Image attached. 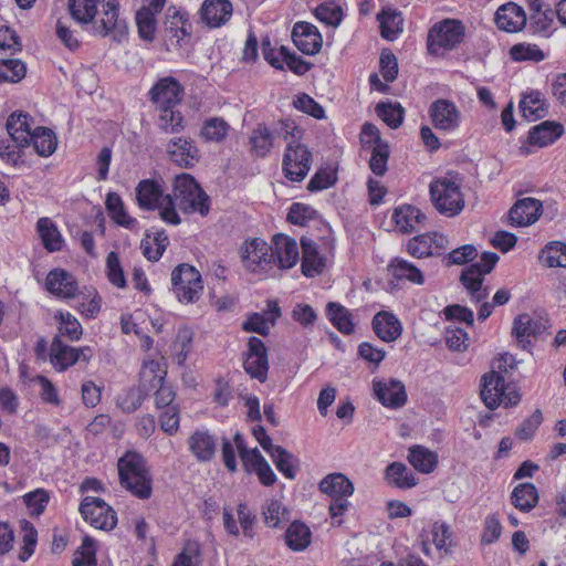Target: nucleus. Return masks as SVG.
Masks as SVG:
<instances>
[{"instance_id": "f257e3e1", "label": "nucleus", "mask_w": 566, "mask_h": 566, "mask_svg": "<svg viewBox=\"0 0 566 566\" xmlns=\"http://www.w3.org/2000/svg\"><path fill=\"white\" fill-rule=\"evenodd\" d=\"M165 206L159 212L160 218L169 223L177 226L180 223V217L176 209L184 213H196L207 216L210 209V198L189 174H181L175 177L172 195L164 198Z\"/></svg>"}, {"instance_id": "f03ea898", "label": "nucleus", "mask_w": 566, "mask_h": 566, "mask_svg": "<svg viewBox=\"0 0 566 566\" xmlns=\"http://www.w3.org/2000/svg\"><path fill=\"white\" fill-rule=\"evenodd\" d=\"M120 485L134 496L147 500L153 493V478L145 458L135 451H127L118 463Z\"/></svg>"}, {"instance_id": "7ed1b4c3", "label": "nucleus", "mask_w": 566, "mask_h": 566, "mask_svg": "<svg viewBox=\"0 0 566 566\" xmlns=\"http://www.w3.org/2000/svg\"><path fill=\"white\" fill-rule=\"evenodd\" d=\"M480 396L490 410H494L501 405L505 408L514 407L521 401L518 391L511 388L504 377L494 370L482 376Z\"/></svg>"}, {"instance_id": "20e7f679", "label": "nucleus", "mask_w": 566, "mask_h": 566, "mask_svg": "<svg viewBox=\"0 0 566 566\" xmlns=\"http://www.w3.org/2000/svg\"><path fill=\"white\" fill-rule=\"evenodd\" d=\"M172 290L181 303L197 302L203 291L200 272L192 265L182 263L171 272Z\"/></svg>"}, {"instance_id": "39448f33", "label": "nucleus", "mask_w": 566, "mask_h": 566, "mask_svg": "<svg viewBox=\"0 0 566 566\" xmlns=\"http://www.w3.org/2000/svg\"><path fill=\"white\" fill-rule=\"evenodd\" d=\"M430 197L434 208L448 217L459 214L464 207L460 187L447 178L437 179L430 184Z\"/></svg>"}, {"instance_id": "423d86ee", "label": "nucleus", "mask_w": 566, "mask_h": 566, "mask_svg": "<svg viewBox=\"0 0 566 566\" xmlns=\"http://www.w3.org/2000/svg\"><path fill=\"white\" fill-rule=\"evenodd\" d=\"M166 370L160 366L157 360L146 361L140 370L142 387L145 389L146 395L149 390L156 389L155 402L157 408L172 407L176 394L171 386L165 384Z\"/></svg>"}, {"instance_id": "0eeeda50", "label": "nucleus", "mask_w": 566, "mask_h": 566, "mask_svg": "<svg viewBox=\"0 0 566 566\" xmlns=\"http://www.w3.org/2000/svg\"><path fill=\"white\" fill-rule=\"evenodd\" d=\"M313 156L306 145L289 142L283 155L282 167L285 177L294 182L302 181L308 174Z\"/></svg>"}, {"instance_id": "6e6552de", "label": "nucleus", "mask_w": 566, "mask_h": 566, "mask_svg": "<svg viewBox=\"0 0 566 566\" xmlns=\"http://www.w3.org/2000/svg\"><path fill=\"white\" fill-rule=\"evenodd\" d=\"M464 27L460 21L447 19L434 24L428 34V50L437 54L441 49L452 50L462 42Z\"/></svg>"}, {"instance_id": "1a4fd4ad", "label": "nucleus", "mask_w": 566, "mask_h": 566, "mask_svg": "<svg viewBox=\"0 0 566 566\" xmlns=\"http://www.w3.org/2000/svg\"><path fill=\"white\" fill-rule=\"evenodd\" d=\"M102 17L93 20V30L97 35H111L114 41L120 42L127 34V24L125 20L119 19L118 0H103Z\"/></svg>"}, {"instance_id": "9d476101", "label": "nucleus", "mask_w": 566, "mask_h": 566, "mask_svg": "<svg viewBox=\"0 0 566 566\" xmlns=\"http://www.w3.org/2000/svg\"><path fill=\"white\" fill-rule=\"evenodd\" d=\"M80 513L97 530L111 531L117 524L116 512L101 497H84L80 504Z\"/></svg>"}, {"instance_id": "9b49d317", "label": "nucleus", "mask_w": 566, "mask_h": 566, "mask_svg": "<svg viewBox=\"0 0 566 566\" xmlns=\"http://www.w3.org/2000/svg\"><path fill=\"white\" fill-rule=\"evenodd\" d=\"M50 363L57 371H64L77 361L88 363L93 357L91 347H71L62 342L60 335H55L50 347Z\"/></svg>"}, {"instance_id": "f8f14e48", "label": "nucleus", "mask_w": 566, "mask_h": 566, "mask_svg": "<svg viewBox=\"0 0 566 566\" xmlns=\"http://www.w3.org/2000/svg\"><path fill=\"white\" fill-rule=\"evenodd\" d=\"M242 260L247 269L253 273H266L275 264L270 247L259 238L244 243Z\"/></svg>"}, {"instance_id": "ddd939ff", "label": "nucleus", "mask_w": 566, "mask_h": 566, "mask_svg": "<svg viewBox=\"0 0 566 566\" xmlns=\"http://www.w3.org/2000/svg\"><path fill=\"white\" fill-rule=\"evenodd\" d=\"M243 368L248 375L260 382L268 379V349L264 342L256 336H251L248 339V353L245 354Z\"/></svg>"}, {"instance_id": "4468645a", "label": "nucleus", "mask_w": 566, "mask_h": 566, "mask_svg": "<svg viewBox=\"0 0 566 566\" xmlns=\"http://www.w3.org/2000/svg\"><path fill=\"white\" fill-rule=\"evenodd\" d=\"M184 87L179 81L172 76L159 78L149 90V98L156 105V109L161 107L178 106L184 96Z\"/></svg>"}, {"instance_id": "2eb2a0df", "label": "nucleus", "mask_w": 566, "mask_h": 566, "mask_svg": "<svg viewBox=\"0 0 566 566\" xmlns=\"http://www.w3.org/2000/svg\"><path fill=\"white\" fill-rule=\"evenodd\" d=\"M428 113L436 129L449 133L460 126L461 112L450 99H436L431 103Z\"/></svg>"}, {"instance_id": "dca6fc26", "label": "nucleus", "mask_w": 566, "mask_h": 566, "mask_svg": "<svg viewBox=\"0 0 566 566\" xmlns=\"http://www.w3.org/2000/svg\"><path fill=\"white\" fill-rule=\"evenodd\" d=\"M373 389L378 401L388 408L399 409L407 402L405 385L395 378L387 381L374 380Z\"/></svg>"}, {"instance_id": "f3484780", "label": "nucleus", "mask_w": 566, "mask_h": 566, "mask_svg": "<svg viewBox=\"0 0 566 566\" xmlns=\"http://www.w3.org/2000/svg\"><path fill=\"white\" fill-rule=\"evenodd\" d=\"M169 158L179 167L192 168L200 159V153L190 138L175 137L166 146Z\"/></svg>"}, {"instance_id": "a211bd4d", "label": "nucleus", "mask_w": 566, "mask_h": 566, "mask_svg": "<svg viewBox=\"0 0 566 566\" xmlns=\"http://www.w3.org/2000/svg\"><path fill=\"white\" fill-rule=\"evenodd\" d=\"M292 40L295 46L306 55H315L321 51L323 44L318 29L305 21H298L294 24Z\"/></svg>"}, {"instance_id": "6ab92c4d", "label": "nucleus", "mask_w": 566, "mask_h": 566, "mask_svg": "<svg viewBox=\"0 0 566 566\" xmlns=\"http://www.w3.org/2000/svg\"><path fill=\"white\" fill-rule=\"evenodd\" d=\"M275 264L280 269H292L300 260L298 247L294 239L283 233H277L270 245Z\"/></svg>"}, {"instance_id": "aec40b11", "label": "nucleus", "mask_w": 566, "mask_h": 566, "mask_svg": "<svg viewBox=\"0 0 566 566\" xmlns=\"http://www.w3.org/2000/svg\"><path fill=\"white\" fill-rule=\"evenodd\" d=\"M45 287L52 295L63 300L74 298L78 291L74 275L63 269H53L49 272Z\"/></svg>"}, {"instance_id": "412c9836", "label": "nucleus", "mask_w": 566, "mask_h": 566, "mask_svg": "<svg viewBox=\"0 0 566 566\" xmlns=\"http://www.w3.org/2000/svg\"><path fill=\"white\" fill-rule=\"evenodd\" d=\"M494 22L500 30L516 33L526 25L527 17L521 6L507 2L499 7L494 14Z\"/></svg>"}, {"instance_id": "4be33fe9", "label": "nucleus", "mask_w": 566, "mask_h": 566, "mask_svg": "<svg viewBox=\"0 0 566 566\" xmlns=\"http://www.w3.org/2000/svg\"><path fill=\"white\" fill-rule=\"evenodd\" d=\"M542 202L535 198L518 199L509 211L511 223L526 227L535 223L542 214Z\"/></svg>"}, {"instance_id": "5701e85b", "label": "nucleus", "mask_w": 566, "mask_h": 566, "mask_svg": "<svg viewBox=\"0 0 566 566\" xmlns=\"http://www.w3.org/2000/svg\"><path fill=\"white\" fill-rule=\"evenodd\" d=\"M188 449L198 462H210L217 450V439L208 430H196L187 440Z\"/></svg>"}, {"instance_id": "b1692460", "label": "nucleus", "mask_w": 566, "mask_h": 566, "mask_svg": "<svg viewBox=\"0 0 566 566\" xmlns=\"http://www.w3.org/2000/svg\"><path fill=\"white\" fill-rule=\"evenodd\" d=\"M136 198L138 206L144 210H155L165 206L164 190L160 184L153 179H145L138 182L136 187Z\"/></svg>"}, {"instance_id": "393cba45", "label": "nucleus", "mask_w": 566, "mask_h": 566, "mask_svg": "<svg viewBox=\"0 0 566 566\" xmlns=\"http://www.w3.org/2000/svg\"><path fill=\"white\" fill-rule=\"evenodd\" d=\"M302 264L301 270L304 276L314 277L319 275L326 265V259L319 254L317 244L310 238L301 239Z\"/></svg>"}, {"instance_id": "a878e982", "label": "nucleus", "mask_w": 566, "mask_h": 566, "mask_svg": "<svg viewBox=\"0 0 566 566\" xmlns=\"http://www.w3.org/2000/svg\"><path fill=\"white\" fill-rule=\"evenodd\" d=\"M165 32L178 41L184 36H189L192 32V25L189 21V14L186 10L170 6L167 8L165 21Z\"/></svg>"}, {"instance_id": "bb28decb", "label": "nucleus", "mask_w": 566, "mask_h": 566, "mask_svg": "<svg viewBox=\"0 0 566 566\" xmlns=\"http://www.w3.org/2000/svg\"><path fill=\"white\" fill-rule=\"evenodd\" d=\"M375 334L384 342H394L402 333V325L398 317L386 311L378 312L371 321Z\"/></svg>"}, {"instance_id": "cd10ccee", "label": "nucleus", "mask_w": 566, "mask_h": 566, "mask_svg": "<svg viewBox=\"0 0 566 566\" xmlns=\"http://www.w3.org/2000/svg\"><path fill=\"white\" fill-rule=\"evenodd\" d=\"M30 115L22 112L13 113L7 119L6 129L11 142H13L18 148L30 145L29 137L33 132L30 127Z\"/></svg>"}, {"instance_id": "c85d7f7f", "label": "nucleus", "mask_w": 566, "mask_h": 566, "mask_svg": "<svg viewBox=\"0 0 566 566\" xmlns=\"http://www.w3.org/2000/svg\"><path fill=\"white\" fill-rule=\"evenodd\" d=\"M231 14L232 3L229 0H206L201 6V18L211 28L224 24Z\"/></svg>"}, {"instance_id": "c756f323", "label": "nucleus", "mask_w": 566, "mask_h": 566, "mask_svg": "<svg viewBox=\"0 0 566 566\" xmlns=\"http://www.w3.org/2000/svg\"><path fill=\"white\" fill-rule=\"evenodd\" d=\"M563 134L564 127L560 123L545 120L530 129L527 142L530 145L546 147Z\"/></svg>"}, {"instance_id": "7c9ffc66", "label": "nucleus", "mask_w": 566, "mask_h": 566, "mask_svg": "<svg viewBox=\"0 0 566 566\" xmlns=\"http://www.w3.org/2000/svg\"><path fill=\"white\" fill-rule=\"evenodd\" d=\"M36 232L46 251L57 252L62 250L64 239L56 223L51 218H40L36 221Z\"/></svg>"}, {"instance_id": "2f4dec72", "label": "nucleus", "mask_w": 566, "mask_h": 566, "mask_svg": "<svg viewBox=\"0 0 566 566\" xmlns=\"http://www.w3.org/2000/svg\"><path fill=\"white\" fill-rule=\"evenodd\" d=\"M542 324L531 317L530 314H520L513 321L512 336L522 348L531 344L530 338L541 333Z\"/></svg>"}, {"instance_id": "473e14b6", "label": "nucleus", "mask_w": 566, "mask_h": 566, "mask_svg": "<svg viewBox=\"0 0 566 566\" xmlns=\"http://www.w3.org/2000/svg\"><path fill=\"white\" fill-rule=\"evenodd\" d=\"M388 272L397 281H408L417 285H422L424 283V276L421 270L413 263L401 258H394L390 260L388 264Z\"/></svg>"}, {"instance_id": "72a5a7b5", "label": "nucleus", "mask_w": 566, "mask_h": 566, "mask_svg": "<svg viewBox=\"0 0 566 566\" xmlns=\"http://www.w3.org/2000/svg\"><path fill=\"white\" fill-rule=\"evenodd\" d=\"M322 493L331 497L350 496L354 493V484L343 473H331L318 484Z\"/></svg>"}, {"instance_id": "f704fd0d", "label": "nucleus", "mask_w": 566, "mask_h": 566, "mask_svg": "<svg viewBox=\"0 0 566 566\" xmlns=\"http://www.w3.org/2000/svg\"><path fill=\"white\" fill-rule=\"evenodd\" d=\"M426 214L415 206L405 205L394 210L392 220L395 221L399 231L410 233L415 231L416 223H422L426 220Z\"/></svg>"}, {"instance_id": "c9c22d12", "label": "nucleus", "mask_w": 566, "mask_h": 566, "mask_svg": "<svg viewBox=\"0 0 566 566\" xmlns=\"http://www.w3.org/2000/svg\"><path fill=\"white\" fill-rule=\"evenodd\" d=\"M274 133L263 123L256 125L250 135L251 154L255 157H266L274 142Z\"/></svg>"}, {"instance_id": "e433bc0d", "label": "nucleus", "mask_w": 566, "mask_h": 566, "mask_svg": "<svg viewBox=\"0 0 566 566\" xmlns=\"http://www.w3.org/2000/svg\"><path fill=\"white\" fill-rule=\"evenodd\" d=\"M385 480L398 489H411L417 485L415 474L402 462H392L385 470Z\"/></svg>"}, {"instance_id": "4c0bfd02", "label": "nucleus", "mask_w": 566, "mask_h": 566, "mask_svg": "<svg viewBox=\"0 0 566 566\" xmlns=\"http://www.w3.org/2000/svg\"><path fill=\"white\" fill-rule=\"evenodd\" d=\"M326 315L329 322L342 334L350 335L355 331L352 313L342 304L329 302L326 305Z\"/></svg>"}, {"instance_id": "58836bf2", "label": "nucleus", "mask_w": 566, "mask_h": 566, "mask_svg": "<svg viewBox=\"0 0 566 566\" xmlns=\"http://www.w3.org/2000/svg\"><path fill=\"white\" fill-rule=\"evenodd\" d=\"M105 206L109 217L117 224L130 230L136 227L137 220L126 212L124 202L118 193L108 192L106 196Z\"/></svg>"}, {"instance_id": "ea45409f", "label": "nucleus", "mask_w": 566, "mask_h": 566, "mask_svg": "<svg viewBox=\"0 0 566 566\" xmlns=\"http://www.w3.org/2000/svg\"><path fill=\"white\" fill-rule=\"evenodd\" d=\"M512 504L522 512H530L538 502V492L533 483L516 485L511 494Z\"/></svg>"}, {"instance_id": "a19ab883", "label": "nucleus", "mask_w": 566, "mask_h": 566, "mask_svg": "<svg viewBox=\"0 0 566 566\" xmlns=\"http://www.w3.org/2000/svg\"><path fill=\"white\" fill-rule=\"evenodd\" d=\"M408 461L421 473H431L438 465L437 453L422 446H412L409 449Z\"/></svg>"}, {"instance_id": "79ce46f5", "label": "nucleus", "mask_w": 566, "mask_h": 566, "mask_svg": "<svg viewBox=\"0 0 566 566\" xmlns=\"http://www.w3.org/2000/svg\"><path fill=\"white\" fill-rule=\"evenodd\" d=\"M29 138L39 156H51L56 149V136L54 132L48 127H36Z\"/></svg>"}, {"instance_id": "37998d69", "label": "nucleus", "mask_w": 566, "mask_h": 566, "mask_svg": "<svg viewBox=\"0 0 566 566\" xmlns=\"http://www.w3.org/2000/svg\"><path fill=\"white\" fill-rule=\"evenodd\" d=\"M158 111L157 127L165 134H179L186 125L185 118L176 107H161Z\"/></svg>"}, {"instance_id": "c03bdc74", "label": "nucleus", "mask_w": 566, "mask_h": 566, "mask_svg": "<svg viewBox=\"0 0 566 566\" xmlns=\"http://www.w3.org/2000/svg\"><path fill=\"white\" fill-rule=\"evenodd\" d=\"M312 533L302 522H293L285 532V543L292 551L301 552L311 544Z\"/></svg>"}, {"instance_id": "a18cd8bd", "label": "nucleus", "mask_w": 566, "mask_h": 566, "mask_svg": "<svg viewBox=\"0 0 566 566\" xmlns=\"http://www.w3.org/2000/svg\"><path fill=\"white\" fill-rule=\"evenodd\" d=\"M541 261L548 268H566V243L552 241L539 254Z\"/></svg>"}, {"instance_id": "49530a36", "label": "nucleus", "mask_w": 566, "mask_h": 566, "mask_svg": "<svg viewBox=\"0 0 566 566\" xmlns=\"http://www.w3.org/2000/svg\"><path fill=\"white\" fill-rule=\"evenodd\" d=\"M71 17L81 24L91 23L96 13V0H69Z\"/></svg>"}, {"instance_id": "de8ad7c7", "label": "nucleus", "mask_w": 566, "mask_h": 566, "mask_svg": "<svg viewBox=\"0 0 566 566\" xmlns=\"http://www.w3.org/2000/svg\"><path fill=\"white\" fill-rule=\"evenodd\" d=\"M230 125L221 117H210L203 122L200 135L207 142H222L229 133Z\"/></svg>"}, {"instance_id": "09e8293b", "label": "nucleus", "mask_w": 566, "mask_h": 566, "mask_svg": "<svg viewBox=\"0 0 566 566\" xmlns=\"http://www.w3.org/2000/svg\"><path fill=\"white\" fill-rule=\"evenodd\" d=\"M27 74L25 63L19 59H0V83H18Z\"/></svg>"}, {"instance_id": "8fccbe9b", "label": "nucleus", "mask_w": 566, "mask_h": 566, "mask_svg": "<svg viewBox=\"0 0 566 566\" xmlns=\"http://www.w3.org/2000/svg\"><path fill=\"white\" fill-rule=\"evenodd\" d=\"M272 460L276 469L290 480L296 478L298 470V459L284 448L276 449V453H272Z\"/></svg>"}, {"instance_id": "3c124183", "label": "nucleus", "mask_w": 566, "mask_h": 566, "mask_svg": "<svg viewBox=\"0 0 566 566\" xmlns=\"http://www.w3.org/2000/svg\"><path fill=\"white\" fill-rule=\"evenodd\" d=\"M192 340L193 332L187 326L179 327L172 345L175 359L179 366H182L186 363L192 348Z\"/></svg>"}, {"instance_id": "603ef678", "label": "nucleus", "mask_w": 566, "mask_h": 566, "mask_svg": "<svg viewBox=\"0 0 566 566\" xmlns=\"http://www.w3.org/2000/svg\"><path fill=\"white\" fill-rule=\"evenodd\" d=\"M520 108L524 117L530 120H536L544 117L547 113L545 102L539 92H533L520 102Z\"/></svg>"}, {"instance_id": "864d4df0", "label": "nucleus", "mask_w": 566, "mask_h": 566, "mask_svg": "<svg viewBox=\"0 0 566 566\" xmlns=\"http://www.w3.org/2000/svg\"><path fill=\"white\" fill-rule=\"evenodd\" d=\"M377 115L392 129H397L403 122L405 109L399 103H378Z\"/></svg>"}, {"instance_id": "5fc2aeb1", "label": "nucleus", "mask_w": 566, "mask_h": 566, "mask_svg": "<svg viewBox=\"0 0 566 566\" xmlns=\"http://www.w3.org/2000/svg\"><path fill=\"white\" fill-rule=\"evenodd\" d=\"M156 12H153L151 9L140 8L136 12V24L138 29L139 36L148 42H151L155 38L156 31Z\"/></svg>"}, {"instance_id": "6e6d98bb", "label": "nucleus", "mask_w": 566, "mask_h": 566, "mask_svg": "<svg viewBox=\"0 0 566 566\" xmlns=\"http://www.w3.org/2000/svg\"><path fill=\"white\" fill-rule=\"evenodd\" d=\"M472 274H474V271H462L460 281L468 290L471 300L480 303L489 296V289L483 287L484 277H474Z\"/></svg>"}, {"instance_id": "4d7b16f0", "label": "nucleus", "mask_w": 566, "mask_h": 566, "mask_svg": "<svg viewBox=\"0 0 566 566\" xmlns=\"http://www.w3.org/2000/svg\"><path fill=\"white\" fill-rule=\"evenodd\" d=\"M399 18V13L390 8L384 9L377 14V20L380 23V35L389 41L397 38L401 29L398 27L396 21Z\"/></svg>"}, {"instance_id": "13d9d810", "label": "nucleus", "mask_w": 566, "mask_h": 566, "mask_svg": "<svg viewBox=\"0 0 566 566\" xmlns=\"http://www.w3.org/2000/svg\"><path fill=\"white\" fill-rule=\"evenodd\" d=\"M21 531H22V547L20 549L18 558L21 562H27L34 553L36 543H38V532L34 527V525L23 520L21 524Z\"/></svg>"}, {"instance_id": "bf43d9fd", "label": "nucleus", "mask_w": 566, "mask_h": 566, "mask_svg": "<svg viewBox=\"0 0 566 566\" xmlns=\"http://www.w3.org/2000/svg\"><path fill=\"white\" fill-rule=\"evenodd\" d=\"M153 241L154 244L156 245L155 250L153 249L150 241H148L147 239L142 240L140 248L143 250L144 256L147 260L156 262L161 258L163 253L165 252L169 243V240L166 232L161 230L159 232H156Z\"/></svg>"}, {"instance_id": "052dcab7", "label": "nucleus", "mask_w": 566, "mask_h": 566, "mask_svg": "<svg viewBox=\"0 0 566 566\" xmlns=\"http://www.w3.org/2000/svg\"><path fill=\"white\" fill-rule=\"evenodd\" d=\"M317 214V211L313 207L294 202L289 209L286 220L292 224L304 227L310 220H314Z\"/></svg>"}, {"instance_id": "680f3d73", "label": "nucleus", "mask_w": 566, "mask_h": 566, "mask_svg": "<svg viewBox=\"0 0 566 566\" xmlns=\"http://www.w3.org/2000/svg\"><path fill=\"white\" fill-rule=\"evenodd\" d=\"M56 318L60 321L57 334L60 338L62 336L67 337L70 340H78L81 338L83 329L75 316L70 313L64 314L60 312Z\"/></svg>"}, {"instance_id": "e2e57ef3", "label": "nucleus", "mask_w": 566, "mask_h": 566, "mask_svg": "<svg viewBox=\"0 0 566 566\" xmlns=\"http://www.w3.org/2000/svg\"><path fill=\"white\" fill-rule=\"evenodd\" d=\"M407 251L415 258H427L434 255L430 233L418 234L407 243Z\"/></svg>"}, {"instance_id": "0e129e2a", "label": "nucleus", "mask_w": 566, "mask_h": 566, "mask_svg": "<svg viewBox=\"0 0 566 566\" xmlns=\"http://www.w3.org/2000/svg\"><path fill=\"white\" fill-rule=\"evenodd\" d=\"M389 155L390 150L388 144L373 146L369 168L376 176H384L386 174Z\"/></svg>"}, {"instance_id": "69168bd1", "label": "nucleus", "mask_w": 566, "mask_h": 566, "mask_svg": "<svg viewBox=\"0 0 566 566\" xmlns=\"http://www.w3.org/2000/svg\"><path fill=\"white\" fill-rule=\"evenodd\" d=\"M293 106L302 113L308 114L316 119L325 117V111L312 96L306 93H300L293 99Z\"/></svg>"}, {"instance_id": "338daca9", "label": "nucleus", "mask_w": 566, "mask_h": 566, "mask_svg": "<svg viewBox=\"0 0 566 566\" xmlns=\"http://www.w3.org/2000/svg\"><path fill=\"white\" fill-rule=\"evenodd\" d=\"M510 55L514 61L539 62L545 59L543 51L536 44L517 43L511 48Z\"/></svg>"}, {"instance_id": "774afa93", "label": "nucleus", "mask_w": 566, "mask_h": 566, "mask_svg": "<svg viewBox=\"0 0 566 566\" xmlns=\"http://www.w3.org/2000/svg\"><path fill=\"white\" fill-rule=\"evenodd\" d=\"M553 22L554 12L551 8H547L541 13L530 15V30L533 33L549 36Z\"/></svg>"}]
</instances>
